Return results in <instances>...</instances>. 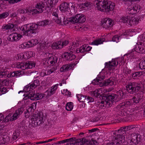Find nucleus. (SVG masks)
<instances>
[{
    "instance_id": "f257e3e1",
    "label": "nucleus",
    "mask_w": 145,
    "mask_h": 145,
    "mask_svg": "<svg viewBox=\"0 0 145 145\" xmlns=\"http://www.w3.org/2000/svg\"><path fill=\"white\" fill-rule=\"evenodd\" d=\"M98 10L101 11L109 12L114 9L115 4L114 3L108 0H100L95 1Z\"/></svg>"
},
{
    "instance_id": "f03ea898",
    "label": "nucleus",
    "mask_w": 145,
    "mask_h": 145,
    "mask_svg": "<svg viewBox=\"0 0 145 145\" xmlns=\"http://www.w3.org/2000/svg\"><path fill=\"white\" fill-rule=\"evenodd\" d=\"M124 95V93L122 90H119L116 94H109L108 95L104 96L103 99L106 100V104L110 106L113 101L115 102L119 101L123 98Z\"/></svg>"
},
{
    "instance_id": "7ed1b4c3",
    "label": "nucleus",
    "mask_w": 145,
    "mask_h": 145,
    "mask_svg": "<svg viewBox=\"0 0 145 145\" xmlns=\"http://www.w3.org/2000/svg\"><path fill=\"white\" fill-rule=\"evenodd\" d=\"M38 26L35 24L30 23L25 25L22 28L24 33L27 36H33V34H35L38 32Z\"/></svg>"
},
{
    "instance_id": "20e7f679",
    "label": "nucleus",
    "mask_w": 145,
    "mask_h": 145,
    "mask_svg": "<svg viewBox=\"0 0 145 145\" xmlns=\"http://www.w3.org/2000/svg\"><path fill=\"white\" fill-rule=\"evenodd\" d=\"M96 79H94L92 83L94 85L99 84L100 87L103 86H112L114 84V81L111 78H110L103 81V80L105 78V76H101L98 75Z\"/></svg>"
},
{
    "instance_id": "39448f33",
    "label": "nucleus",
    "mask_w": 145,
    "mask_h": 145,
    "mask_svg": "<svg viewBox=\"0 0 145 145\" xmlns=\"http://www.w3.org/2000/svg\"><path fill=\"white\" fill-rule=\"evenodd\" d=\"M45 56L47 57L43 60V63L44 65L47 67L55 65L57 60V57L52 56L51 54L49 53H46Z\"/></svg>"
},
{
    "instance_id": "423d86ee",
    "label": "nucleus",
    "mask_w": 145,
    "mask_h": 145,
    "mask_svg": "<svg viewBox=\"0 0 145 145\" xmlns=\"http://www.w3.org/2000/svg\"><path fill=\"white\" fill-rule=\"evenodd\" d=\"M141 88V85L135 82H129L126 86L127 91L132 94L137 93Z\"/></svg>"
},
{
    "instance_id": "0eeeda50",
    "label": "nucleus",
    "mask_w": 145,
    "mask_h": 145,
    "mask_svg": "<svg viewBox=\"0 0 145 145\" xmlns=\"http://www.w3.org/2000/svg\"><path fill=\"white\" fill-rule=\"evenodd\" d=\"M31 120L32 126L36 127L43 123V115L42 114H34Z\"/></svg>"
},
{
    "instance_id": "6e6552de",
    "label": "nucleus",
    "mask_w": 145,
    "mask_h": 145,
    "mask_svg": "<svg viewBox=\"0 0 145 145\" xmlns=\"http://www.w3.org/2000/svg\"><path fill=\"white\" fill-rule=\"evenodd\" d=\"M136 127V126L135 125H129L126 127H121L120 129L118 130V131H115L113 133V135H116V134L117 133L118 134L119 133V135L118 134V135H117V136L119 137H121L122 136V133L124 134L125 133L124 135L123 136V137H125V136L126 135V131L130 130L131 129H132Z\"/></svg>"
},
{
    "instance_id": "1a4fd4ad",
    "label": "nucleus",
    "mask_w": 145,
    "mask_h": 145,
    "mask_svg": "<svg viewBox=\"0 0 145 145\" xmlns=\"http://www.w3.org/2000/svg\"><path fill=\"white\" fill-rule=\"evenodd\" d=\"M45 7L44 3L40 1L37 3L35 6V9H31L32 14L41 13L43 11V8Z\"/></svg>"
},
{
    "instance_id": "9d476101",
    "label": "nucleus",
    "mask_w": 145,
    "mask_h": 145,
    "mask_svg": "<svg viewBox=\"0 0 145 145\" xmlns=\"http://www.w3.org/2000/svg\"><path fill=\"white\" fill-rule=\"evenodd\" d=\"M68 40H60L56 42L53 43L51 45V48L53 49H61L66 46L69 43Z\"/></svg>"
},
{
    "instance_id": "9b49d317",
    "label": "nucleus",
    "mask_w": 145,
    "mask_h": 145,
    "mask_svg": "<svg viewBox=\"0 0 145 145\" xmlns=\"http://www.w3.org/2000/svg\"><path fill=\"white\" fill-rule=\"evenodd\" d=\"M101 90L100 89H98L95 90L94 91H91L90 92V94L93 96H95V97L97 98H98L99 97L101 99L102 98L103 100L104 101H101L100 103H103V104H104V103H106L107 105L109 106H111L112 104L110 105V106L108 105L106 102V100H105V99H103V97L108 96V95H104L103 96L100 94V92H101Z\"/></svg>"
},
{
    "instance_id": "f8f14e48",
    "label": "nucleus",
    "mask_w": 145,
    "mask_h": 145,
    "mask_svg": "<svg viewBox=\"0 0 145 145\" xmlns=\"http://www.w3.org/2000/svg\"><path fill=\"white\" fill-rule=\"evenodd\" d=\"M135 51L132 52L131 53V55H132L133 53L136 52L141 53H145V43L142 42H139V44H138L135 46L134 48Z\"/></svg>"
},
{
    "instance_id": "ddd939ff",
    "label": "nucleus",
    "mask_w": 145,
    "mask_h": 145,
    "mask_svg": "<svg viewBox=\"0 0 145 145\" xmlns=\"http://www.w3.org/2000/svg\"><path fill=\"white\" fill-rule=\"evenodd\" d=\"M82 18V14H78L75 16L70 17L68 21L72 24H74L78 23V24H81V19Z\"/></svg>"
},
{
    "instance_id": "4468645a",
    "label": "nucleus",
    "mask_w": 145,
    "mask_h": 145,
    "mask_svg": "<svg viewBox=\"0 0 145 145\" xmlns=\"http://www.w3.org/2000/svg\"><path fill=\"white\" fill-rule=\"evenodd\" d=\"M141 7L138 5L137 4L132 6L128 8V12L129 14H135L139 12L140 10Z\"/></svg>"
},
{
    "instance_id": "2eb2a0df",
    "label": "nucleus",
    "mask_w": 145,
    "mask_h": 145,
    "mask_svg": "<svg viewBox=\"0 0 145 145\" xmlns=\"http://www.w3.org/2000/svg\"><path fill=\"white\" fill-rule=\"evenodd\" d=\"M131 141L135 145L138 144L141 140V137L139 134L135 133H132L131 135Z\"/></svg>"
},
{
    "instance_id": "dca6fc26",
    "label": "nucleus",
    "mask_w": 145,
    "mask_h": 145,
    "mask_svg": "<svg viewBox=\"0 0 145 145\" xmlns=\"http://www.w3.org/2000/svg\"><path fill=\"white\" fill-rule=\"evenodd\" d=\"M22 36L17 33H14L10 34L8 37V39L11 41L17 42L20 40L22 37Z\"/></svg>"
},
{
    "instance_id": "f3484780",
    "label": "nucleus",
    "mask_w": 145,
    "mask_h": 145,
    "mask_svg": "<svg viewBox=\"0 0 145 145\" xmlns=\"http://www.w3.org/2000/svg\"><path fill=\"white\" fill-rule=\"evenodd\" d=\"M24 110V109L23 107H21L16 110L13 115L11 117L10 120L12 121L16 119L22 114Z\"/></svg>"
},
{
    "instance_id": "a211bd4d",
    "label": "nucleus",
    "mask_w": 145,
    "mask_h": 145,
    "mask_svg": "<svg viewBox=\"0 0 145 145\" xmlns=\"http://www.w3.org/2000/svg\"><path fill=\"white\" fill-rule=\"evenodd\" d=\"M34 89L33 88V87L30 84L25 86L24 88V90L27 93V96L24 98V99L26 100L27 99V98L28 99L29 98V96H30L33 95V90Z\"/></svg>"
},
{
    "instance_id": "6ab92c4d",
    "label": "nucleus",
    "mask_w": 145,
    "mask_h": 145,
    "mask_svg": "<svg viewBox=\"0 0 145 145\" xmlns=\"http://www.w3.org/2000/svg\"><path fill=\"white\" fill-rule=\"evenodd\" d=\"M76 62V63H72L63 65L60 69V71L61 72H65L71 69L78 62V61Z\"/></svg>"
},
{
    "instance_id": "aec40b11",
    "label": "nucleus",
    "mask_w": 145,
    "mask_h": 145,
    "mask_svg": "<svg viewBox=\"0 0 145 145\" xmlns=\"http://www.w3.org/2000/svg\"><path fill=\"white\" fill-rule=\"evenodd\" d=\"M92 5V3L88 1H82V11H87L91 9Z\"/></svg>"
},
{
    "instance_id": "412c9836",
    "label": "nucleus",
    "mask_w": 145,
    "mask_h": 145,
    "mask_svg": "<svg viewBox=\"0 0 145 145\" xmlns=\"http://www.w3.org/2000/svg\"><path fill=\"white\" fill-rule=\"evenodd\" d=\"M143 94L139 93H136L135 96H133L131 100L133 101V103L137 104L142 102V99Z\"/></svg>"
},
{
    "instance_id": "4be33fe9",
    "label": "nucleus",
    "mask_w": 145,
    "mask_h": 145,
    "mask_svg": "<svg viewBox=\"0 0 145 145\" xmlns=\"http://www.w3.org/2000/svg\"><path fill=\"white\" fill-rule=\"evenodd\" d=\"M67 139H68V142H69L70 144L82 145V141L80 138L76 139L75 138L72 137Z\"/></svg>"
},
{
    "instance_id": "5701e85b",
    "label": "nucleus",
    "mask_w": 145,
    "mask_h": 145,
    "mask_svg": "<svg viewBox=\"0 0 145 145\" xmlns=\"http://www.w3.org/2000/svg\"><path fill=\"white\" fill-rule=\"evenodd\" d=\"M112 21L109 18H106L103 20L102 22L104 28H107L112 26L113 24Z\"/></svg>"
},
{
    "instance_id": "b1692460",
    "label": "nucleus",
    "mask_w": 145,
    "mask_h": 145,
    "mask_svg": "<svg viewBox=\"0 0 145 145\" xmlns=\"http://www.w3.org/2000/svg\"><path fill=\"white\" fill-rule=\"evenodd\" d=\"M44 97V95L41 93H37L35 94L33 92L32 95L29 96V98L28 99H30L31 100H34L35 99L39 100L42 99Z\"/></svg>"
},
{
    "instance_id": "393cba45",
    "label": "nucleus",
    "mask_w": 145,
    "mask_h": 145,
    "mask_svg": "<svg viewBox=\"0 0 145 145\" xmlns=\"http://www.w3.org/2000/svg\"><path fill=\"white\" fill-rule=\"evenodd\" d=\"M63 57L67 60L71 61L76 58L75 56L72 53H65L63 54Z\"/></svg>"
},
{
    "instance_id": "a878e982",
    "label": "nucleus",
    "mask_w": 145,
    "mask_h": 145,
    "mask_svg": "<svg viewBox=\"0 0 145 145\" xmlns=\"http://www.w3.org/2000/svg\"><path fill=\"white\" fill-rule=\"evenodd\" d=\"M58 85V84H57L52 86L49 89L48 91V96H51L56 93Z\"/></svg>"
},
{
    "instance_id": "bb28decb",
    "label": "nucleus",
    "mask_w": 145,
    "mask_h": 145,
    "mask_svg": "<svg viewBox=\"0 0 145 145\" xmlns=\"http://www.w3.org/2000/svg\"><path fill=\"white\" fill-rule=\"evenodd\" d=\"M68 4L65 2H63L61 3L59 6V8L60 11L62 12H65L67 10L69 7Z\"/></svg>"
},
{
    "instance_id": "cd10ccee",
    "label": "nucleus",
    "mask_w": 145,
    "mask_h": 145,
    "mask_svg": "<svg viewBox=\"0 0 145 145\" xmlns=\"http://www.w3.org/2000/svg\"><path fill=\"white\" fill-rule=\"evenodd\" d=\"M10 138L8 136L4 135L1 136L0 137V144H5L10 141Z\"/></svg>"
},
{
    "instance_id": "c85d7f7f",
    "label": "nucleus",
    "mask_w": 145,
    "mask_h": 145,
    "mask_svg": "<svg viewBox=\"0 0 145 145\" xmlns=\"http://www.w3.org/2000/svg\"><path fill=\"white\" fill-rule=\"evenodd\" d=\"M58 1L59 0H46V5L48 7L51 8L57 3Z\"/></svg>"
},
{
    "instance_id": "c756f323",
    "label": "nucleus",
    "mask_w": 145,
    "mask_h": 145,
    "mask_svg": "<svg viewBox=\"0 0 145 145\" xmlns=\"http://www.w3.org/2000/svg\"><path fill=\"white\" fill-rule=\"evenodd\" d=\"M33 52L31 51L28 52L27 53H24V54L23 53L19 54L16 56L15 57L16 59L18 60H21L23 58H26V57H25V54L26 55L29 54H31Z\"/></svg>"
},
{
    "instance_id": "7c9ffc66",
    "label": "nucleus",
    "mask_w": 145,
    "mask_h": 145,
    "mask_svg": "<svg viewBox=\"0 0 145 145\" xmlns=\"http://www.w3.org/2000/svg\"><path fill=\"white\" fill-rule=\"evenodd\" d=\"M25 69H31L35 66V63L31 61H27L24 63Z\"/></svg>"
},
{
    "instance_id": "2f4dec72",
    "label": "nucleus",
    "mask_w": 145,
    "mask_h": 145,
    "mask_svg": "<svg viewBox=\"0 0 145 145\" xmlns=\"http://www.w3.org/2000/svg\"><path fill=\"white\" fill-rule=\"evenodd\" d=\"M30 40L23 43L20 45V48H29L32 47Z\"/></svg>"
},
{
    "instance_id": "473e14b6",
    "label": "nucleus",
    "mask_w": 145,
    "mask_h": 145,
    "mask_svg": "<svg viewBox=\"0 0 145 145\" xmlns=\"http://www.w3.org/2000/svg\"><path fill=\"white\" fill-rule=\"evenodd\" d=\"M18 12L20 14L27 13L28 14H32L31 9H20L18 10Z\"/></svg>"
},
{
    "instance_id": "72a5a7b5",
    "label": "nucleus",
    "mask_w": 145,
    "mask_h": 145,
    "mask_svg": "<svg viewBox=\"0 0 145 145\" xmlns=\"http://www.w3.org/2000/svg\"><path fill=\"white\" fill-rule=\"evenodd\" d=\"M73 107V104L72 102L67 103L66 105L65 108L67 111H71Z\"/></svg>"
},
{
    "instance_id": "f704fd0d",
    "label": "nucleus",
    "mask_w": 145,
    "mask_h": 145,
    "mask_svg": "<svg viewBox=\"0 0 145 145\" xmlns=\"http://www.w3.org/2000/svg\"><path fill=\"white\" fill-rule=\"evenodd\" d=\"M20 133L18 131H16L13 133L12 138V140H16L19 136Z\"/></svg>"
},
{
    "instance_id": "c9c22d12",
    "label": "nucleus",
    "mask_w": 145,
    "mask_h": 145,
    "mask_svg": "<svg viewBox=\"0 0 145 145\" xmlns=\"http://www.w3.org/2000/svg\"><path fill=\"white\" fill-rule=\"evenodd\" d=\"M142 74V72H137L133 73L132 76L133 79H136Z\"/></svg>"
},
{
    "instance_id": "e433bc0d",
    "label": "nucleus",
    "mask_w": 145,
    "mask_h": 145,
    "mask_svg": "<svg viewBox=\"0 0 145 145\" xmlns=\"http://www.w3.org/2000/svg\"><path fill=\"white\" fill-rule=\"evenodd\" d=\"M53 67H51L50 69L47 70V74H50L51 73L54 72L57 69V67L56 65L53 66Z\"/></svg>"
},
{
    "instance_id": "4c0bfd02",
    "label": "nucleus",
    "mask_w": 145,
    "mask_h": 145,
    "mask_svg": "<svg viewBox=\"0 0 145 145\" xmlns=\"http://www.w3.org/2000/svg\"><path fill=\"white\" fill-rule=\"evenodd\" d=\"M14 27L13 24L10 23L2 27V28L5 30L12 28Z\"/></svg>"
},
{
    "instance_id": "58836bf2",
    "label": "nucleus",
    "mask_w": 145,
    "mask_h": 145,
    "mask_svg": "<svg viewBox=\"0 0 145 145\" xmlns=\"http://www.w3.org/2000/svg\"><path fill=\"white\" fill-rule=\"evenodd\" d=\"M104 40L103 39H99L97 40H95L92 42L91 44L94 45H98L99 44H102Z\"/></svg>"
},
{
    "instance_id": "ea45409f",
    "label": "nucleus",
    "mask_w": 145,
    "mask_h": 145,
    "mask_svg": "<svg viewBox=\"0 0 145 145\" xmlns=\"http://www.w3.org/2000/svg\"><path fill=\"white\" fill-rule=\"evenodd\" d=\"M30 84L33 87V88H35L40 85V82L39 80H34Z\"/></svg>"
},
{
    "instance_id": "a19ab883",
    "label": "nucleus",
    "mask_w": 145,
    "mask_h": 145,
    "mask_svg": "<svg viewBox=\"0 0 145 145\" xmlns=\"http://www.w3.org/2000/svg\"><path fill=\"white\" fill-rule=\"evenodd\" d=\"M7 72L8 71L6 70L0 72V78H7Z\"/></svg>"
},
{
    "instance_id": "79ce46f5",
    "label": "nucleus",
    "mask_w": 145,
    "mask_h": 145,
    "mask_svg": "<svg viewBox=\"0 0 145 145\" xmlns=\"http://www.w3.org/2000/svg\"><path fill=\"white\" fill-rule=\"evenodd\" d=\"M133 104V103L132 101V100H131L130 101H126L124 102L123 103H122L121 106H124L125 107H128L129 106Z\"/></svg>"
},
{
    "instance_id": "37998d69",
    "label": "nucleus",
    "mask_w": 145,
    "mask_h": 145,
    "mask_svg": "<svg viewBox=\"0 0 145 145\" xmlns=\"http://www.w3.org/2000/svg\"><path fill=\"white\" fill-rule=\"evenodd\" d=\"M16 67L18 69L25 70V67L24 63H18L16 65Z\"/></svg>"
},
{
    "instance_id": "c03bdc74",
    "label": "nucleus",
    "mask_w": 145,
    "mask_h": 145,
    "mask_svg": "<svg viewBox=\"0 0 145 145\" xmlns=\"http://www.w3.org/2000/svg\"><path fill=\"white\" fill-rule=\"evenodd\" d=\"M48 22L49 21L48 20H45L39 22L38 24V25L40 26H44L48 25Z\"/></svg>"
},
{
    "instance_id": "a18cd8bd",
    "label": "nucleus",
    "mask_w": 145,
    "mask_h": 145,
    "mask_svg": "<svg viewBox=\"0 0 145 145\" xmlns=\"http://www.w3.org/2000/svg\"><path fill=\"white\" fill-rule=\"evenodd\" d=\"M9 15V13L7 12H4L2 14H0V19L5 18Z\"/></svg>"
},
{
    "instance_id": "49530a36",
    "label": "nucleus",
    "mask_w": 145,
    "mask_h": 145,
    "mask_svg": "<svg viewBox=\"0 0 145 145\" xmlns=\"http://www.w3.org/2000/svg\"><path fill=\"white\" fill-rule=\"evenodd\" d=\"M30 41L32 47L35 46L39 42L38 40L35 39H31Z\"/></svg>"
},
{
    "instance_id": "de8ad7c7",
    "label": "nucleus",
    "mask_w": 145,
    "mask_h": 145,
    "mask_svg": "<svg viewBox=\"0 0 145 145\" xmlns=\"http://www.w3.org/2000/svg\"><path fill=\"white\" fill-rule=\"evenodd\" d=\"M31 108H28L26 110V112H25V118H29L30 116V112L31 111Z\"/></svg>"
},
{
    "instance_id": "09e8293b",
    "label": "nucleus",
    "mask_w": 145,
    "mask_h": 145,
    "mask_svg": "<svg viewBox=\"0 0 145 145\" xmlns=\"http://www.w3.org/2000/svg\"><path fill=\"white\" fill-rule=\"evenodd\" d=\"M129 17H130L128 16L126 17H122L121 19V22H122L123 23H126L127 24L128 20L129 19Z\"/></svg>"
},
{
    "instance_id": "8fccbe9b",
    "label": "nucleus",
    "mask_w": 145,
    "mask_h": 145,
    "mask_svg": "<svg viewBox=\"0 0 145 145\" xmlns=\"http://www.w3.org/2000/svg\"><path fill=\"white\" fill-rule=\"evenodd\" d=\"M114 66L111 63V62L109 61L108 63H105V67L108 68L109 70H110L112 69V67Z\"/></svg>"
},
{
    "instance_id": "3c124183",
    "label": "nucleus",
    "mask_w": 145,
    "mask_h": 145,
    "mask_svg": "<svg viewBox=\"0 0 145 145\" xmlns=\"http://www.w3.org/2000/svg\"><path fill=\"white\" fill-rule=\"evenodd\" d=\"M119 38H121L120 37V35L118 36V35H116L114 36L112 38V40L114 42H119Z\"/></svg>"
},
{
    "instance_id": "603ef678",
    "label": "nucleus",
    "mask_w": 145,
    "mask_h": 145,
    "mask_svg": "<svg viewBox=\"0 0 145 145\" xmlns=\"http://www.w3.org/2000/svg\"><path fill=\"white\" fill-rule=\"evenodd\" d=\"M40 49L42 51L43 50L46 49L47 47L46 46V44L45 43L40 44Z\"/></svg>"
},
{
    "instance_id": "864d4df0",
    "label": "nucleus",
    "mask_w": 145,
    "mask_h": 145,
    "mask_svg": "<svg viewBox=\"0 0 145 145\" xmlns=\"http://www.w3.org/2000/svg\"><path fill=\"white\" fill-rule=\"evenodd\" d=\"M62 93L66 95H71V93L67 89H64L62 91Z\"/></svg>"
},
{
    "instance_id": "5fc2aeb1",
    "label": "nucleus",
    "mask_w": 145,
    "mask_h": 145,
    "mask_svg": "<svg viewBox=\"0 0 145 145\" xmlns=\"http://www.w3.org/2000/svg\"><path fill=\"white\" fill-rule=\"evenodd\" d=\"M139 67L141 69H145V60L140 62Z\"/></svg>"
},
{
    "instance_id": "6e6d98bb",
    "label": "nucleus",
    "mask_w": 145,
    "mask_h": 145,
    "mask_svg": "<svg viewBox=\"0 0 145 145\" xmlns=\"http://www.w3.org/2000/svg\"><path fill=\"white\" fill-rule=\"evenodd\" d=\"M89 143L88 140L86 138H82V145H88Z\"/></svg>"
},
{
    "instance_id": "4d7b16f0",
    "label": "nucleus",
    "mask_w": 145,
    "mask_h": 145,
    "mask_svg": "<svg viewBox=\"0 0 145 145\" xmlns=\"http://www.w3.org/2000/svg\"><path fill=\"white\" fill-rule=\"evenodd\" d=\"M47 70L45 71L44 70H42L40 73V75L41 76L43 77L45 75H48V74H47Z\"/></svg>"
},
{
    "instance_id": "13d9d810",
    "label": "nucleus",
    "mask_w": 145,
    "mask_h": 145,
    "mask_svg": "<svg viewBox=\"0 0 145 145\" xmlns=\"http://www.w3.org/2000/svg\"><path fill=\"white\" fill-rule=\"evenodd\" d=\"M92 48V47L90 46H88L85 50V48H84V47H82V49H83V51H82V56H83L84 54H83V53H84V52L86 51V52H88L89 51H90L91 49Z\"/></svg>"
},
{
    "instance_id": "bf43d9fd",
    "label": "nucleus",
    "mask_w": 145,
    "mask_h": 145,
    "mask_svg": "<svg viewBox=\"0 0 145 145\" xmlns=\"http://www.w3.org/2000/svg\"><path fill=\"white\" fill-rule=\"evenodd\" d=\"M7 89L5 88L2 87L0 88V95L4 94L6 93Z\"/></svg>"
},
{
    "instance_id": "052dcab7",
    "label": "nucleus",
    "mask_w": 145,
    "mask_h": 145,
    "mask_svg": "<svg viewBox=\"0 0 145 145\" xmlns=\"http://www.w3.org/2000/svg\"><path fill=\"white\" fill-rule=\"evenodd\" d=\"M82 103H87L88 99V97L86 95H82Z\"/></svg>"
},
{
    "instance_id": "680f3d73",
    "label": "nucleus",
    "mask_w": 145,
    "mask_h": 145,
    "mask_svg": "<svg viewBox=\"0 0 145 145\" xmlns=\"http://www.w3.org/2000/svg\"><path fill=\"white\" fill-rule=\"evenodd\" d=\"M11 116V115L10 114L8 115V116H6L3 120L4 122H8L10 120L11 121L10 119Z\"/></svg>"
},
{
    "instance_id": "e2e57ef3",
    "label": "nucleus",
    "mask_w": 145,
    "mask_h": 145,
    "mask_svg": "<svg viewBox=\"0 0 145 145\" xmlns=\"http://www.w3.org/2000/svg\"><path fill=\"white\" fill-rule=\"evenodd\" d=\"M129 19L128 20V22L127 24L129 25H134L135 24L134 23V21H133V18L129 17Z\"/></svg>"
},
{
    "instance_id": "0e129e2a",
    "label": "nucleus",
    "mask_w": 145,
    "mask_h": 145,
    "mask_svg": "<svg viewBox=\"0 0 145 145\" xmlns=\"http://www.w3.org/2000/svg\"><path fill=\"white\" fill-rule=\"evenodd\" d=\"M58 12V10L56 8H54V9L53 12L52 14V15L55 16L56 18L58 17L57 12Z\"/></svg>"
},
{
    "instance_id": "69168bd1",
    "label": "nucleus",
    "mask_w": 145,
    "mask_h": 145,
    "mask_svg": "<svg viewBox=\"0 0 145 145\" xmlns=\"http://www.w3.org/2000/svg\"><path fill=\"white\" fill-rule=\"evenodd\" d=\"M53 21L58 24H61L62 21L61 19L58 18V17L56 18H55L53 19Z\"/></svg>"
},
{
    "instance_id": "338daca9",
    "label": "nucleus",
    "mask_w": 145,
    "mask_h": 145,
    "mask_svg": "<svg viewBox=\"0 0 145 145\" xmlns=\"http://www.w3.org/2000/svg\"><path fill=\"white\" fill-rule=\"evenodd\" d=\"M14 74H15L14 72H10V73H9L8 72H8L7 74V77L10 78L15 76Z\"/></svg>"
},
{
    "instance_id": "774afa93",
    "label": "nucleus",
    "mask_w": 145,
    "mask_h": 145,
    "mask_svg": "<svg viewBox=\"0 0 145 145\" xmlns=\"http://www.w3.org/2000/svg\"><path fill=\"white\" fill-rule=\"evenodd\" d=\"M2 83L3 85L7 86L8 84L9 80L5 79L2 81Z\"/></svg>"
}]
</instances>
